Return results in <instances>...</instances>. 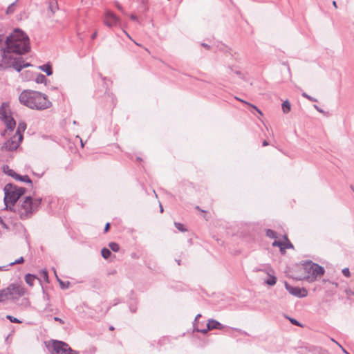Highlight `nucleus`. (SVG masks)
Instances as JSON below:
<instances>
[{
  "mask_svg": "<svg viewBox=\"0 0 354 354\" xmlns=\"http://www.w3.org/2000/svg\"><path fill=\"white\" fill-rule=\"evenodd\" d=\"M19 99L21 104L32 109L44 110L52 105L47 95L32 90L22 91Z\"/></svg>",
  "mask_w": 354,
  "mask_h": 354,
  "instance_id": "nucleus-1",
  "label": "nucleus"
},
{
  "mask_svg": "<svg viewBox=\"0 0 354 354\" xmlns=\"http://www.w3.org/2000/svg\"><path fill=\"white\" fill-rule=\"evenodd\" d=\"M6 48L12 54L22 55L28 52V37L19 29L15 30L6 40Z\"/></svg>",
  "mask_w": 354,
  "mask_h": 354,
  "instance_id": "nucleus-2",
  "label": "nucleus"
},
{
  "mask_svg": "<svg viewBox=\"0 0 354 354\" xmlns=\"http://www.w3.org/2000/svg\"><path fill=\"white\" fill-rule=\"evenodd\" d=\"M29 66L30 64L24 63L22 58L14 57L7 48L0 50V68L13 67L20 71L23 68Z\"/></svg>",
  "mask_w": 354,
  "mask_h": 354,
  "instance_id": "nucleus-3",
  "label": "nucleus"
},
{
  "mask_svg": "<svg viewBox=\"0 0 354 354\" xmlns=\"http://www.w3.org/2000/svg\"><path fill=\"white\" fill-rule=\"evenodd\" d=\"M39 204L40 200L26 197L19 201L15 211L19 214L21 218H28L37 209Z\"/></svg>",
  "mask_w": 354,
  "mask_h": 354,
  "instance_id": "nucleus-4",
  "label": "nucleus"
},
{
  "mask_svg": "<svg viewBox=\"0 0 354 354\" xmlns=\"http://www.w3.org/2000/svg\"><path fill=\"white\" fill-rule=\"evenodd\" d=\"M4 191V202L6 209H11L19 197L24 194L25 190L22 187L7 185L5 187Z\"/></svg>",
  "mask_w": 354,
  "mask_h": 354,
  "instance_id": "nucleus-5",
  "label": "nucleus"
},
{
  "mask_svg": "<svg viewBox=\"0 0 354 354\" xmlns=\"http://www.w3.org/2000/svg\"><path fill=\"white\" fill-rule=\"evenodd\" d=\"M26 129V124L24 122H20L15 134L2 146V150L13 151L16 150L23 139V133Z\"/></svg>",
  "mask_w": 354,
  "mask_h": 354,
  "instance_id": "nucleus-6",
  "label": "nucleus"
},
{
  "mask_svg": "<svg viewBox=\"0 0 354 354\" xmlns=\"http://www.w3.org/2000/svg\"><path fill=\"white\" fill-rule=\"evenodd\" d=\"M26 292V289L21 285L12 284L3 290L0 299H18L24 296Z\"/></svg>",
  "mask_w": 354,
  "mask_h": 354,
  "instance_id": "nucleus-7",
  "label": "nucleus"
},
{
  "mask_svg": "<svg viewBox=\"0 0 354 354\" xmlns=\"http://www.w3.org/2000/svg\"><path fill=\"white\" fill-rule=\"evenodd\" d=\"M0 118L4 121L8 130H12L16 125L8 104L3 103L0 107Z\"/></svg>",
  "mask_w": 354,
  "mask_h": 354,
  "instance_id": "nucleus-8",
  "label": "nucleus"
},
{
  "mask_svg": "<svg viewBox=\"0 0 354 354\" xmlns=\"http://www.w3.org/2000/svg\"><path fill=\"white\" fill-rule=\"evenodd\" d=\"M103 22L107 27L113 28L118 26L121 20L114 12L107 10L104 12Z\"/></svg>",
  "mask_w": 354,
  "mask_h": 354,
  "instance_id": "nucleus-9",
  "label": "nucleus"
},
{
  "mask_svg": "<svg viewBox=\"0 0 354 354\" xmlns=\"http://www.w3.org/2000/svg\"><path fill=\"white\" fill-rule=\"evenodd\" d=\"M306 269L308 270L309 274H311V276L306 277L309 281H313L317 277L322 276L324 273V268L315 263L306 266Z\"/></svg>",
  "mask_w": 354,
  "mask_h": 354,
  "instance_id": "nucleus-10",
  "label": "nucleus"
},
{
  "mask_svg": "<svg viewBox=\"0 0 354 354\" xmlns=\"http://www.w3.org/2000/svg\"><path fill=\"white\" fill-rule=\"evenodd\" d=\"M285 286L286 290L289 292L290 294L298 297H304L307 296L308 292L305 288H301L299 287H293L286 283Z\"/></svg>",
  "mask_w": 354,
  "mask_h": 354,
  "instance_id": "nucleus-11",
  "label": "nucleus"
},
{
  "mask_svg": "<svg viewBox=\"0 0 354 354\" xmlns=\"http://www.w3.org/2000/svg\"><path fill=\"white\" fill-rule=\"evenodd\" d=\"M223 326L221 324H220L218 322L214 320V319H210L209 320L207 324V328L201 329L198 327V325H196V330L198 332L206 333L208 330H212V329H223Z\"/></svg>",
  "mask_w": 354,
  "mask_h": 354,
  "instance_id": "nucleus-12",
  "label": "nucleus"
},
{
  "mask_svg": "<svg viewBox=\"0 0 354 354\" xmlns=\"http://www.w3.org/2000/svg\"><path fill=\"white\" fill-rule=\"evenodd\" d=\"M3 171L6 174L15 178L16 180H19L22 182L31 183V180L30 179V178L28 176H21L19 174H17L12 169H10L8 166L3 167Z\"/></svg>",
  "mask_w": 354,
  "mask_h": 354,
  "instance_id": "nucleus-13",
  "label": "nucleus"
},
{
  "mask_svg": "<svg viewBox=\"0 0 354 354\" xmlns=\"http://www.w3.org/2000/svg\"><path fill=\"white\" fill-rule=\"evenodd\" d=\"M272 245L274 247H279L282 253H284L286 249L292 248L293 247L286 236L284 237V240L283 241H274L272 243Z\"/></svg>",
  "mask_w": 354,
  "mask_h": 354,
  "instance_id": "nucleus-14",
  "label": "nucleus"
},
{
  "mask_svg": "<svg viewBox=\"0 0 354 354\" xmlns=\"http://www.w3.org/2000/svg\"><path fill=\"white\" fill-rule=\"evenodd\" d=\"M39 69L42 71L45 72L47 75H51L53 74V70L51 65L50 64H44L43 66H39Z\"/></svg>",
  "mask_w": 354,
  "mask_h": 354,
  "instance_id": "nucleus-15",
  "label": "nucleus"
},
{
  "mask_svg": "<svg viewBox=\"0 0 354 354\" xmlns=\"http://www.w3.org/2000/svg\"><path fill=\"white\" fill-rule=\"evenodd\" d=\"M35 279L36 277L32 274H27L25 276V281L30 286H33Z\"/></svg>",
  "mask_w": 354,
  "mask_h": 354,
  "instance_id": "nucleus-16",
  "label": "nucleus"
},
{
  "mask_svg": "<svg viewBox=\"0 0 354 354\" xmlns=\"http://www.w3.org/2000/svg\"><path fill=\"white\" fill-rule=\"evenodd\" d=\"M282 110L284 113H288L290 111V104L288 100L283 102Z\"/></svg>",
  "mask_w": 354,
  "mask_h": 354,
  "instance_id": "nucleus-17",
  "label": "nucleus"
},
{
  "mask_svg": "<svg viewBox=\"0 0 354 354\" xmlns=\"http://www.w3.org/2000/svg\"><path fill=\"white\" fill-rule=\"evenodd\" d=\"M109 248L113 252H118L120 250V246L118 243L115 242H111L109 244Z\"/></svg>",
  "mask_w": 354,
  "mask_h": 354,
  "instance_id": "nucleus-18",
  "label": "nucleus"
},
{
  "mask_svg": "<svg viewBox=\"0 0 354 354\" xmlns=\"http://www.w3.org/2000/svg\"><path fill=\"white\" fill-rule=\"evenodd\" d=\"M101 254L104 259H108L111 256V252L109 249L103 248L101 251Z\"/></svg>",
  "mask_w": 354,
  "mask_h": 354,
  "instance_id": "nucleus-19",
  "label": "nucleus"
},
{
  "mask_svg": "<svg viewBox=\"0 0 354 354\" xmlns=\"http://www.w3.org/2000/svg\"><path fill=\"white\" fill-rule=\"evenodd\" d=\"M46 81V77L44 75L39 74L36 78L37 83H43Z\"/></svg>",
  "mask_w": 354,
  "mask_h": 354,
  "instance_id": "nucleus-20",
  "label": "nucleus"
},
{
  "mask_svg": "<svg viewBox=\"0 0 354 354\" xmlns=\"http://www.w3.org/2000/svg\"><path fill=\"white\" fill-rule=\"evenodd\" d=\"M6 317L12 323H17V324H21V321H20L17 318L14 317H12L11 315H7Z\"/></svg>",
  "mask_w": 354,
  "mask_h": 354,
  "instance_id": "nucleus-21",
  "label": "nucleus"
},
{
  "mask_svg": "<svg viewBox=\"0 0 354 354\" xmlns=\"http://www.w3.org/2000/svg\"><path fill=\"white\" fill-rule=\"evenodd\" d=\"M276 281H277V279L275 277H270L266 283L268 284V285H270V286H273L276 283Z\"/></svg>",
  "mask_w": 354,
  "mask_h": 354,
  "instance_id": "nucleus-22",
  "label": "nucleus"
},
{
  "mask_svg": "<svg viewBox=\"0 0 354 354\" xmlns=\"http://www.w3.org/2000/svg\"><path fill=\"white\" fill-rule=\"evenodd\" d=\"M175 226L180 232H185L187 230L184 225L180 223H175Z\"/></svg>",
  "mask_w": 354,
  "mask_h": 354,
  "instance_id": "nucleus-23",
  "label": "nucleus"
},
{
  "mask_svg": "<svg viewBox=\"0 0 354 354\" xmlns=\"http://www.w3.org/2000/svg\"><path fill=\"white\" fill-rule=\"evenodd\" d=\"M41 275L43 277L44 280L48 281V272L46 270L41 271Z\"/></svg>",
  "mask_w": 354,
  "mask_h": 354,
  "instance_id": "nucleus-24",
  "label": "nucleus"
},
{
  "mask_svg": "<svg viewBox=\"0 0 354 354\" xmlns=\"http://www.w3.org/2000/svg\"><path fill=\"white\" fill-rule=\"evenodd\" d=\"M24 260L23 257H20L19 259L15 260L14 262L10 263V265H14L16 263H24Z\"/></svg>",
  "mask_w": 354,
  "mask_h": 354,
  "instance_id": "nucleus-25",
  "label": "nucleus"
},
{
  "mask_svg": "<svg viewBox=\"0 0 354 354\" xmlns=\"http://www.w3.org/2000/svg\"><path fill=\"white\" fill-rule=\"evenodd\" d=\"M236 99L237 100H239V101L241 102L242 103H244L245 104H247L248 106H250V107H252V106H253V104H250V103H249V102H246V101H245V100H242V99H240V98H239V97H236Z\"/></svg>",
  "mask_w": 354,
  "mask_h": 354,
  "instance_id": "nucleus-26",
  "label": "nucleus"
},
{
  "mask_svg": "<svg viewBox=\"0 0 354 354\" xmlns=\"http://www.w3.org/2000/svg\"><path fill=\"white\" fill-rule=\"evenodd\" d=\"M342 273L346 277H349L350 276V272H349V270L348 268L343 269L342 270Z\"/></svg>",
  "mask_w": 354,
  "mask_h": 354,
  "instance_id": "nucleus-27",
  "label": "nucleus"
},
{
  "mask_svg": "<svg viewBox=\"0 0 354 354\" xmlns=\"http://www.w3.org/2000/svg\"><path fill=\"white\" fill-rule=\"evenodd\" d=\"M290 321L291 322L292 324H293L296 326H301L300 324L296 319H290Z\"/></svg>",
  "mask_w": 354,
  "mask_h": 354,
  "instance_id": "nucleus-28",
  "label": "nucleus"
},
{
  "mask_svg": "<svg viewBox=\"0 0 354 354\" xmlns=\"http://www.w3.org/2000/svg\"><path fill=\"white\" fill-rule=\"evenodd\" d=\"M252 108H253L254 109H255V110L258 112V113H259L260 115H263V113L261 112V110H259V109L256 106L253 105V106H252Z\"/></svg>",
  "mask_w": 354,
  "mask_h": 354,
  "instance_id": "nucleus-29",
  "label": "nucleus"
},
{
  "mask_svg": "<svg viewBox=\"0 0 354 354\" xmlns=\"http://www.w3.org/2000/svg\"><path fill=\"white\" fill-rule=\"evenodd\" d=\"M267 235L271 237H273L274 235V232L270 230L267 231Z\"/></svg>",
  "mask_w": 354,
  "mask_h": 354,
  "instance_id": "nucleus-30",
  "label": "nucleus"
},
{
  "mask_svg": "<svg viewBox=\"0 0 354 354\" xmlns=\"http://www.w3.org/2000/svg\"><path fill=\"white\" fill-rule=\"evenodd\" d=\"M110 228V223H107L104 227V232H107L109 230Z\"/></svg>",
  "mask_w": 354,
  "mask_h": 354,
  "instance_id": "nucleus-31",
  "label": "nucleus"
},
{
  "mask_svg": "<svg viewBox=\"0 0 354 354\" xmlns=\"http://www.w3.org/2000/svg\"><path fill=\"white\" fill-rule=\"evenodd\" d=\"M123 32H124V34L127 36V37L129 39H130L131 40L133 41L131 38V37L129 35V34L125 30H123Z\"/></svg>",
  "mask_w": 354,
  "mask_h": 354,
  "instance_id": "nucleus-32",
  "label": "nucleus"
},
{
  "mask_svg": "<svg viewBox=\"0 0 354 354\" xmlns=\"http://www.w3.org/2000/svg\"><path fill=\"white\" fill-rule=\"evenodd\" d=\"M54 319H55V321H58V322H60V323H62V324H64V322H63L60 318H59V317H55L54 318Z\"/></svg>",
  "mask_w": 354,
  "mask_h": 354,
  "instance_id": "nucleus-33",
  "label": "nucleus"
},
{
  "mask_svg": "<svg viewBox=\"0 0 354 354\" xmlns=\"http://www.w3.org/2000/svg\"><path fill=\"white\" fill-rule=\"evenodd\" d=\"M130 18H131V19L134 20V21H136V20H137V17H136V16H135V15H131L130 16Z\"/></svg>",
  "mask_w": 354,
  "mask_h": 354,
  "instance_id": "nucleus-34",
  "label": "nucleus"
},
{
  "mask_svg": "<svg viewBox=\"0 0 354 354\" xmlns=\"http://www.w3.org/2000/svg\"><path fill=\"white\" fill-rule=\"evenodd\" d=\"M96 36H97V32H94V33L92 35L91 38H92L93 39H94L96 37Z\"/></svg>",
  "mask_w": 354,
  "mask_h": 354,
  "instance_id": "nucleus-35",
  "label": "nucleus"
},
{
  "mask_svg": "<svg viewBox=\"0 0 354 354\" xmlns=\"http://www.w3.org/2000/svg\"><path fill=\"white\" fill-rule=\"evenodd\" d=\"M269 144L268 142L266 141V140H264L263 142V146L266 147V146H268Z\"/></svg>",
  "mask_w": 354,
  "mask_h": 354,
  "instance_id": "nucleus-36",
  "label": "nucleus"
},
{
  "mask_svg": "<svg viewBox=\"0 0 354 354\" xmlns=\"http://www.w3.org/2000/svg\"><path fill=\"white\" fill-rule=\"evenodd\" d=\"M339 346L342 348V351H343V352H344V353H345L346 354H348V353H347V351H346L344 348H342L340 345H339Z\"/></svg>",
  "mask_w": 354,
  "mask_h": 354,
  "instance_id": "nucleus-37",
  "label": "nucleus"
},
{
  "mask_svg": "<svg viewBox=\"0 0 354 354\" xmlns=\"http://www.w3.org/2000/svg\"><path fill=\"white\" fill-rule=\"evenodd\" d=\"M134 41V43H135L137 46H140V47H142V45H141L140 44H138V43L136 42L135 41Z\"/></svg>",
  "mask_w": 354,
  "mask_h": 354,
  "instance_id": "nucleus-38",
  "label": "nucleus"
},
{
  "mask_svg": "<svg viewBox=\"0 0 354 354\" xmlns=\"http://www.w3.org/2000/svg\"><path fill=\"white\" fill-rule=\"evenodd\" d=\"M109 330H114V327L113 326H110L109 327Z\"/></svg>",
  "mask_w": 354,
  "mask_h": 354,
  "instance_id": "nucleus-39",
  "label": "nucleus"
},
{
  "mask_svg": "<svg viewBox=\"0 0 354 354\" xmlns=\"http://www.w3.org/2000/svg\"><path fill=\"white\" fill-rule=\"evenodd\" d=\"M333 6H334L335 7H337L336 2H335V1H333Z\"/></svg>",
  "mask_w": 354,
  "mask_h": 354,
  "instance_id": "nucleus-40",
  "label": "nucleus"
},
{
  "mask_svg": "<svg viewBox=\"0 0 354 354\" xmlns=\"http://www.w3.org/2000/svg\"><path fill=\"white\" fill-rule=\"evenodd\" d=\"M145 50L147 53H150V52H149V50H148V48H145Z\"/></svg>",
  "mask_w": 354,
  "mask_h": 354,
  "instance_id": "nucleus-41",
  "label": "nucleus"
},
{
  "mask_svg": "<svg viewBox=\"0 0 354 354\" xmlns=\"http://www.w3.org/2000/svg\"><path fill=\"white\" fill-rule=\"evenodd\" d=\"M201 317V315H197V317H196V319H197L198 317Z\"/></svg>",
  "mask_w": 354,
  "mask_h": 354,
  "instance_id": "nucleus-42",
  "label": "nucleus"
}]
</instances>
